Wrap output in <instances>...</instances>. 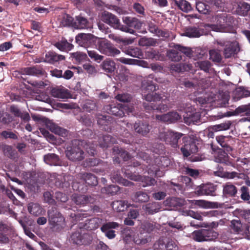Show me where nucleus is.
Segmentation results:
<instances>
[{
    "mask_svg": "<svg viewBox=\"0 0 250 250\" xmlns=\"http://www.w3.org/2000/svg\"><path fill=\"white\" fill-rule=\"evenodd\" d=\"M146 83L147 85L142 89V95L143 99L149 102L161 101L162 98L161 95L155 92L158 87L152 81H147ZM143 106L148 112L156 110V104L151 103H144Z\"/></svg>",
    "mask_w": 250,
    "mask_h": 250,
    "instance_id": "nucleus-1",
    "label": "nucleus"
},
{
    "mask_svg": "<svg viewBox=\"0 0 250 250\" xmlns=\"http://www.w3.org/2000/svg\"><path fill=\"white\" fill-rule=\"evenodd\" d=\"M47 217L53 231L59 232L62 229L65 225V219L57 207H52L47 210Z\"/></svg>",
    "mask_w": 250,
    "mask_h": 250,
    "instance_id": "nucleus-2",
    "label": "nucleus"
},
{
    "mask_svg": "<svg viewBox=\"0 0 250 250\" xmlns=\"http://www.w3.org/2000/svg\"><path fill=\"white\" fill-rule=\"evenodd\" d=\"M101 20L115 29L134 34L135 31L121 24L120 20L113 14L104 11L102 14Z\"/></svg>",
    "mask_w": 250,
    "mask_h": 250,
    "instance_id": "nucleus-3",
    "label": "nucleus"
},
{
    "mask_svg": "<svg viewBox=\"0 0 250 250\" xmlns=\"http://www.w3.org/2000/svg\"><path fill=\"white\" fill-rule=\"evenodd\" d=\"M66 157L73 162H79L84 158V152L78 145L77 140H73L65 150Z\"/></svg>",
    "mask_w": 250,
    "mask_h": 250,
    "instance_id": "nucleus-4",
    "label": "nucleus"
},
{
    "mask_svg": "<svg viewBox=\"0 0 250 250\" xmlns=\"http://www.w3.org/2000/svg\"><path fill=\"white\" fill-rule=\"evenodd\" d=\"M194 240L201 242L215 241L218 236V233L212 229H201L194 231L192 234Z\"/></svg>",
    "mask_w": 250,
    "mask_h": 250,
    "instance_id": "nucleus-5",
    "label": "nucleus"
},
{
    "mask_svg": "<svg viewBox=\"0 0 250 250\" xmlns=\"http://www.w3.org/2000/svg\"><path fill=\"white\" fill-rule=\"evenodd\" d=\"M70 241L77 245H87L91 243L92 237L90 234L80 229L72 233Z\"/></svg>",
    "mask_w": 250,
    "mask_h": 250,
    "instance_id": "nucleus-6",
    "label": "nucleus"
},
{
    "mask_svg": "<svg viewBox=\"0 0 250 250\" xmlns=\"http://www.w3.org/2000/svg\"><path fill=\"white\" fill-rule=\"evenodd\" d=\"M97 47L101 53L109 56H115L120 53V51L115 47L110 42L106 39L98 41Z\"/></svg>",
    "mask_w": 250,
    "mask_h": 250,
    "instance_id": "nucleus-7",
    "label": "nucleus"
},
{
    "mask_svg": "<svg viewBox=\"0 0 250 250\" xmlns=\"http://www.w3.org/2000/svg\"><path fill=\"white\" fill-rule=\"evenodd\" d=\"M184 135L182 133L168 131L162 133L161 137H163L164 140L167 144L170 145L174 148L178 147V142L181 138Z\"/></svg>",
    "mask_w": 250,
    "mask_h": 250,
    "instance_id": "nucleus-8",
    "label": "nucleus"
},
{
    "mask_svg": "<svg viewBox=\"0 0 250 250\" xmlns=\"http://www.w3.org/2000/svg\"><path fill=\"white\" fill-rule=\"evenodd\" d=\"M131 43H132L131 40H127L124 44H121L120 47L122 51L132 57L139 59L142 58L143 57V54L141 49L139 47L129 46V44Z\"/></svg>",
    "mask_w": 250,
    "mask_h": 250,
    "instance_id": "nucleus-9",
    "label": "nucleus"
},
{
    "mask_svg": "<svg viewBox=\"0 0 250 250\" xmlns=\"http://www.w3.org/2000/svg\"><path fill=\"white\" fill-rule=\"evenodd\" d=\"M217 187V185H215L213 183H208L198 187L195 189V192L199 196L207 195L214 196L216 195V190Z\"/></svg>",
    "mask_w": 250,
    "mask_h": 250,
    "instance_id": "nucleus-10",
    "label": "nucleus"
},
{
    "mask_svg": "<svg viewBox=\"0 0 250 250\" xmlns=\"http://www.w3.org/2000/svg\"><path fill=\"white\" fill-rule=\"evenodd\" d=\"M216 140L218 143L224 148L225 150L229 153L233 150L232 146L235 145V138L230 136H217Z\"/></svg>",
    "mask_w": 250,
    "mask_h": 250,
    "instance_id": "nucleus-11",
    "label": "nucleus"
},
{
    "mask_svg": "<svg viewBox=\"0 0 250 250\" xmlns=\"http://www.w3.org/2000/svg\"><path fill=\"white\" fill-rule=\"evenodd\" d=\"M121 225L117 222H108L104 223L101 227V231L104 232L106 237L109 239H114L116 234L113 229L118 228Z\"/></svg>",
    "mask_w": 250,
    "mask_h": 250,
    "instance_id": "nucleus-12",
    "label": "nucleus"
},
{
    "mask_svg": "<svg viewBox=\"0 0 250 250\" xmlns=\"http://www.w3.org/2000/svg\"><path fill=\"white\" fill-rule=\"evenodd\" d=\"M103 109L107 113L117 117H122L125 115L122 105L117 103L105 105L104 106Z\"/></svg>",
    "mask_w": 250,
    "mask_h": 250,
    "instance_id": "nucleus-13",
    "label": "nucleus"
},
{
    "mask_svg": "<svg viewBox=\"0 0 250 250\" xmlns=\"http://www.w3.org/2000/svg\"><path fill=\"white\" fill-rule=\"evenodd\" d=\"M95 37L91 34L80 33L76 37V42L81 46L88 47L94 42Z\"/></svg>",
    "mask_w": 250,
    "mask_h": 250,
    "instance_id": "nucleus-14",
    "label": "nucleus"
},
{
    "mask_svg": "<svg viewBox=\"0 0 250 250\" xmlns=\"http://www.w3.org/2000/svg\"><path fill=\"white\" fill-rule=\"evenodd\" d=\"M215 162L223 164L226 166H229L232 165V163L225 150L221 148H218L214 156Z\"/></svg>",
    "mask_w": 250,
    "mask_h": 250,
    "instance_id": "nucleus-15",
    "label": "nucleus"
},
{
    "mask_svg": "<svg viewBox=\"0 0 250 250\" xmlns=\"http://www.w3.org/2000/svg\"><path fill=\"white\" fill-rule=\"evenodd\" d=\"M21 72L23 74L37 77L42 76L45 71L41 65H34L30 67H24L21 69Z\"/></svg>",
    "mask_w": 250,
    "mask_h": 250,
    "instance_id": "nucleus-16",
    "label": "nucleus"
},
{
    "mask_svg": "<svg viewBox=\"0 0 250 250\" xmlns=\"http://www.w3.org/2000/svg\"><path fill=\"white\" fill-rule=\"evenodd\" d=\"M9 111L14 117L20 118L24 122H28L30 120L29 114L26 111H21L17 105H11Z\"/></svg>",
    "mask_w": 250,
    "mask_h": 250,
    "instance_id": "nucleus-17",
    "label": "nucleus"
},
{
    "mask_svg": "<svg viewBox=\"0 0 250 250\" xmlns=\"http://www.w3.org/2000/svg\"><path fill=\"white\" fill-rule=\"evenodd\" d=\"M72 201L76 205L84 206L89 203H93L94 199L90 195H81L77 193L72 194Z\"/></svg>",
    "mask_w": 250,
    "mask_h": 250,
    "instance_id": "nucleus-18",
    "label": "nucleus"
},
{
    "mask_svg": "<svg viewBox=\"0 0 250 250\" xmlns=\"http://www.w3.org/2000/svg\"><path fill=\"white\" fill-rule=\"evenodd\" d=\"M230 227L237 233L247 234L249 232L250 226L247 224H243L240 220H232Z\"/></svg>",
    "mask_w": 250,
    "mask_h": 250,
    "instance_id": "nucleus-19",
    "label": "nucleus"
},
{
    "mask_svg": "<svg viewBox=\"0 0 250 250\" xmlns=\"http://www.w3.org/2000/svg\"><path fill=\"white\" fill-rule=\"evenodd\" d=\"M162 205L160 202H151L143 206V209L146 214L153 215L161 210Z\"/></svg>",
    "mask_w": 250,
    "mask_h": 250,
    "instance_id": "nucleus-20",
    "label": "nucleus"
},
{
    "mask_svg": "<svg viewBox=\"0 0 250 250\" xmlns=\"http://www.w3.org/2000/svg\"><path fill=\"white\" fill-rule=\"evenodd\" d=\"M184 122L188 125L201 122V114L199 112H187L184 115Z\"/></svg>",
    "mask_w": 250,
    "mask_h": 250,
    "instance_id": "nucleus-21",
    "label": "nucleus"
},
{
    "mask_svg": "<svg viewBox=\"0 0 250 250\" xmlns=\"http://www.w3.org/2000/svg\"><path fill=\"white\" fill-rule=\"evenodd\" d=\"M65 59V57L63 55L58 54L53 51H49L46 53L45 59L43 62L53 64L56 62L64 60Z\"/></svg>",
    "mask_w": 250,
    "mask_h": 250,
    "instance_id": "nucleus-22",
    "label": "nucleus"
},
{
    "mask_svg": "<svg viewBox=\"0 0 250 250\" xmlns=\"http://www.w3.org/2000/svg\"><path fill=\"white\" fill-rule=\"evenodd\" d=\"M134 128L136 132L145 136L149 132L151 126L146 122L139 121L134 124Z\"/></svg>",
    "mask_w": 250,
    "mask_h": 250,
    "instance_id": "nucleus-23",
    "label": "nucleus"
},
{
    "mask_svg": "<svg viewBox=\"0 0 250 250\" xmlns=\"http://www.w3.org/2000/svg\"><path fill=\"white\" fill-rule=\"evenodd\" d=\"M238 192L237 188L230 183H227L223 185V193L226 196L236 198Z\"/></svg>",
    "mask_w": 250,
    "mask_h": 250,
    "instance_id": "nucleus-24",
    "label": "nucleus"
},
{
    "mask_svg": "<svg viewBox=\"0 0 250 250\" xmlns=\"http://www.w3.org/2000/svg\"><path fill=\"white\" fill-rule=\"evenodd\" d=\"M214 175L223 178L233 179L237 176L238 173L235 171L231 172L226 171L223 167L218 166L216 170L214 171Z\"/></svg>",
    "mask_w": 250,
    "mask_h": 250,
    "instance_id": "nucleus-25",
    "label": "nucleus"
},
{
    "mask_svg": "<svg viewBox=\"0 0 250 250\" xmlns=\"http://www.w3.org/2000/svg\"><path fill=\"white\" fill-rule=\"evenodd\" d=\"M1 149L5 157L13 160H15L18 158V154L12 146L3 145L1 146Z\"/></svg>",
    "mask_w": 250,
    "mask_h": 250,
    "instance_id": "nucleus-26",
    "label": "nucleus"
},
{
    "mask_svg": "<svg viewBox=\"0 0 250 250\" xmlns=\"http://www.w3.org/2000/svg\"><path fill=\"white\" fill-rule=\"evenodd\" d=\"M117 143V140L115 138L108 134L103 136L102 138L99 142V145L103 148H107L114 144Z\"/></svg>",
    "mask_w": 250,
    "mask_h": 250,
    "instance_id": "nucleus-27",
    "label": "nucleus"
},
{
    "mask_svg": "<svg viewBox=\"0 0 250 250\" xmlns=\"http://www.w3.org/2000/svg\"><path fill=\"white\" fill-rule=\"evenodd\" d=\"M89 22L86 18L81 15L76 16L75 18L73 27L76 29H85L88 28Z\"/></svg>",
    "mask_w": 250,
    "mask_h": 250,
    "instance_id": "nucleus-28",
    "label": "nucleus"
},
{
    "mask_svg": "<svg viewBox=\"0 0 250 250\" xmlns=\"http://www.w3.org/2000/svg\"><path fill=\"white\" fill-rule=\"evenodd\" d=\"M125 26L134 30L132 28L140 29L142 27V23L136 18L126 17L123 19Z\"/></svg>",
    "mask_w": 250,
    "mask_h": 250,
    "instance_id": "nucleus-29",
    "label": "nucleus"
},
{
    "mask_svg": "<svg viewBox=\"0 0 250 250\" xmlns=\"http://www.w3.org/2000/svg\"><path fill=\"white\" fill-rule=\"evenodd\" d=\"M192 65L190 63H179L171 64L170 65V70L176 72H182L185 71H189L192 69Z\"/></svg>",
    "mask_w": 250,
    "mask_h": 250,
    "instance_id": "nucleus-30",
    "label": "nucleus"
},
{
    "mask_svg": "<svg viewBox=\"0 0 250 250\" xmlns=\"http://www.w3.org/2000/svg\"><path fill=\"white\" fill-rule=\"evenodd\" d=\"M132 199L136 203H145L149 200V196L146 192L140 190L135 192L132 195Z\"/></svg>",
    "mask_w": 250,
    "mask_h": 250,
    "instance_id": "nucleus-31",
    "label": "nucleus"
},
{
    "mask_svg": "<svg viewBox=\"0 0 250 250\" xmlns=\"http://www.w3.org/2000/svg\"><path fill=\"white\" fill-rule=\"evenodd\" d=\"M54 45L59 50L65 52L71 50L74 47L73 45L68 42L65 38H62L61 41L55 42Z\"/></svg>",
    "mask_w": 250,
    "mask_h": 250,
    "instance_id": "nucleus-32",
    "label": "nucleus"
},
{
    "mask_svg": "<svg viewBox=\"0 0 250 250\" xmlns=\"http://www.w3.org/2000/svg\"><path fill=\"white\" fill-rule=\"evenodd\" d=\"M44 162L50 165L59 166L61 163L58 155L55 153H48L43 157Z\"/></svg>",
    "mask_w": 250,
    "mask_h": 250,
    "instance_id": "nucleus-33",
    "label": "nucleus"
},
{
    "mask_svg": "<svg viewBox=\"0 0 250 250\" xmlns=\"http://www.w3.org/2000/svg\"><path fill=\"white\" fill-rule=\"evenodd\" d=\"M203 34V31L202 29L194 26L188 27L184 33L186 36L189 38H198Z\"/></svg>",
    "mask_w": 250,
    "mask_h": 250,
    "instance_id": "nucleus-34",
    "label": "nucleus"
},
{
    "mask_svg": "<svg viewBox=\"0 0 250 250\" xmlns=\"http://www.w3.org/2000/svg\"><path fill=\"white\" fill-rule=\"evenodd\" d=\"M129 207L128 202L125 200H116L112 203L113 209L117 212L124 211Z\"/></svg>",
    "mask_w": 250,
    "mask_h": 250,
    "instance_id": "nucleus-35",
    "label": "nucleus"
},
{
    "mask_svg": "<svg viewBox=\"0 0 250 250\" xmlns=\"http://www.w3.org/2000/svg\"><path fill=\"white\" fill-rule=\"evenodd\" d=\"M193 203L195 205L205 208H218V203L211 202L204 200H194L193 201Z\"/></svg>",
    "mask_w": 250,
    "mask_h": 250,
    "instance_id": "nucleus-36",
    "label": "nucleus"
},
{
    "mask_svg": "<svg viewBox=\"0 0 250 250\" xmlns=\"http://www.w3.org/2000/svg\"><path fill=\"white\" fill-rule=\"evenodd\" d=\"M82 179L89 186H95L98 184L97 177L91 173L85 172L82 175Z\"/></svg>",
    "mask_w": 250,
    "mask_h": 250,
    "instance_id": "nucleus-37",
    "label": "nucleus"
},
{
    "mask_svg": "<svg viewBox=\"0 0 250 250\" xmlns=\"http://www.w3.org/2000/svg\"><path fill=\"white\" fill-rule=\"evenodd\" d=\"M238 197H236L237 199L239 197L245 202L250 201V189L248 187L246 186H243L240 187L239 192L237 194Z\"/></svg>",
    "mask_w": 250,
    "mask_h": 250,
    "instance_id": "nucleus-38",
    "label": "nucleus"
},
{
    "mask_svg": "<svg viewBox=\"0 0 250 250\" xmlns=\"http://www.w3.org/2000/svg\"><path fill=\"white\" fill-rule=\"evenodd\" d=\"M46 127L52 132L58 134L60 136H63L66 134V130L59 127L55 124L50 122L49 121L46 122Z\"/></svg>",
    "mask_w": 250,
    "mask_h": 250,
    "instance_id": "nucleus-39",
    "label": "nucleus"
},
{
    "mask_svg": "<svg viewBox=\"0 0 250 250\" xmlns=\"http://www.w3.org/2000/svg\"><path fill=\"white\" fill-rule=\"evenodd\" d=\"M175 5L181 10L188 13L192 10V7L189 2L186 0H173Z\"/></svg>",
    "mask_w": 250,
    "mask_h": 250,
    "instance_id": "nucleus-40",
    "label": "nucleus"
},
{
    "mask_svg": "<svg viewBox=\"0 0 250 250\" xmlns=\"http://www.w3.org/2000/svg\"><path fill=\"white\" fill-rule=\"evenodd\" d=\"M112 150L114 154L119 155L124 161H128L131 158V155L127 151L119 146H114Z\"/></svg>",
    "mask_w": 250,
    "mask_h": 250,
    "instance_id": "nucleus-41",
    "label": "nucleus"
},
{
    "mask_svg": "<svg viewBox=\"0 0 250 250\" xmlns=\"http://www.w3.org/2000/svg\"><path fill=\"white\" fill-rule=\"evenodd\" d=\"M101 66L102 69L106 73H111L113 72L116 69L114 62L110 59H106V60H104L102 63Z\"/></svg>",
    "mask_w": 250,
    "mask_h": 250,
    "instance_id": "nucleus-42",
    "label": "nucleus"
},
{
    "mask_svg": "<svg viewBox=\"0 0 250 250\" xmlns=\"http://www.w3.org/2000/svg\"><path fill=\"white\" fill-rule=\"evenodd\" d=\"M27 208L29 212L35 216L40 215L42 212V208L37 203H30L28 205Z\"/></svg>",
    "mask_w": 250,
    "mask_h": 250,
    "instance_id": "nucleus-43",
    "label": "nucleus"
},
{
    "mask_svg": "<svg viewBox=\"0 0 250 250\" xmlns=\"http://www.w3.org/2000/svg\"><path fill=\"white\" fill-rule=\"evenodd\" d=\"M99 219L98 218H92L87 219L85 221L84 227L88 230H93L97 229L99 226Z\"/></svg>",
    "mask_w": 250,
    "mask_h": 250,
    "instance_id": "nucleus-44",
    "label": "nucleus"
},
{
    "mask_svg": "<svg viewBox=\"0 0 250 250\" xmlns=\"http://www.w3.org/2000/svg\"><path fill=\"white\" fill-rule=\"evenodd\" d=\"M169 206L176 209L182 207L185 204V200L181 198L171 197L167 200Z\"/></svg>",
    "mask_w": 250,
    "mask_h": 250,
    "instance_id": "nucleus-45",
    "label": "nucleus"
},
{
    "mask_svg": "<svg viewBox=\"0 0 250 250\" xmlns=\"http://www.w3.org/2000/svg\"><path fill=\"white\" fill-rule=\"evenodd\" d=\"M137 181H140L142 182V186L143 187L154 186L156 184V181L153 178L149 176H142L138 175Z\"/></svg>",
    "mask_w": 250,
    "mask_h": 250,
    "instance_id": "nucleus-46",
    "label": "nucleus"
},
{
    "mask_svg": "<svg viewBox=\"0 0 250 250\" xmlns=\"http://www.w3.org/2000/svg\"><path fill=\"white\" fill-rule=\"evenodd\" d=\"M178 51L174 48L169 49L167 51V56L172 62H179L182 59V56Z\"/></svg>",
    "mask_w": 250,
    "mask_h": 250,
    "instance_id": "nucleus-47",
    "label": "nucleus"
},
{
    "mask_svg": "<svg viewBox=\"0 0 250 250\" xmlns=\"http://www.w3.org/2000/svg\"><path fill=\"white\" fill-rule=\"evenodd\" d=\"M250 10V4L245 2H240L238 5L237 11L239 15L246 16Z\"/></svg>",
    "mask_w": 250,
    "mask_h": 250,
    "instance_id": "nucleus-48",
    "label": "nucleus"
},
{
    "mask_svg": "<svg viewBox=\"0 0 250 250\" xmlns=\"http://www.w3.org/2000/svg\"><path fill=\"white\" fill-rule=\"evenodd\" d=\"M72 187L74 190L78 191L83 193L87 191L88 188L84 181L82 183L74 182L72 183Z\"/></svg>",
    "mask_w": 250,
    "mask_h": 250,
    "instance_id": "nucleus-49",
    "label": "nucleus"
},
{
    "mask_svg": "<svg viewBox=\"0 0 250 250\" xmlns=\"http://www.w3.org/2000/svg\"><path fill=\"white\" fill-rule=\"evenodd\" d=\"M120 188L117 185H112L102 189V192L110 195L117 194L120 191Z\"/></svg>",
    "mask_w": 250,
    "mask_h": 250,
    "instance_id": "nucleus-50",
    "label": "nucleus"
},
{
    "mask_svg": "<svg viewBox=\"0 0 250 250\" xmlns=\"http://www.w3.org/2000/svg\"><path fill=\"white\" fill-rule=\"evenodd\" d=\"M110 118L109 116L99 115L97 117V123L101 126H103V129L108 130V128H106L105 126H107L110 123Z\"/></svg>",
    "mask_w": 250,
    "mask_h": 250,
    "instance_id": "nucleus-51",
    "label": "nucleus"
},
{
    "mask_svg": "<svg viewBox=\"0 0 250 250\" xmlns=\"http://www.w3.org/2000/svg\"><path fill=\"white\" fill-rule=\"evenodd\" d=\"M157 43L156 39L151 38L143 37L139 41V45L142 46H154Z\"/></svg>",
    "mask_w": 250,
    "mask_h": 250,
    "instance_id": "nucleus-52",
    "label": "nucleus"
},
{
    "mask_svg": "<svg viewBox=\"0 0 250 250\" xmlns=\"http://www.w3.org/2000/svg\"><path fill=\"white\" fill-rule=\"evenodd\" d=\"M195 66L199 67L200 70L208 73L212 66V64L209 61L207 60L199 61L196 62Z\"/></svg>",
    "mask_w": 250,
    "mask_h": 250,
    "instance_id": "nucleus-53",
    "label": "nucleus"
},
{
    "mask_svg": "<svg viewBox=\"0 0 250 250\" xmlns=\"http://www.w3.org/2000/svg\"><path fill=\"white\" fill-rule=\"evenodd\" d=\"M214 20L217 26L224 27L225 26L227 21V14H218L215 17Z\"/></svg>",
    "mask_w": 250,
    "mask_h": 250,
    "instance_id": "nucleus-54",
    "label": "nucleus"
},
{
    "mask_svg": "<svg viewBox=\"0 0 250 250\" xmlns=\"http://www.w3.org/2000/svg\"><path fill=\"white\" fill-rule=\"evenodd\" d=\"M173 47L188 57H191L192 56L193 52L189 47H185L178 44H174Z\"/></svg>",
    "mask_w": 250,
    "mask_h": 250,
    "instance_id": "nucleus-55",
    "label": "nucleus"
},
{
    "mask_svg": "<svg viewBox=\"0 0 250 250\" xmlns=\"http://www.w3.org/2000/svg\"><path fill=\"white\" fill-rule=\"evenodd\" d=\"M146 56L147 59L155 60H160L161 57L160 52L153 48L146 51Z\"/></svg>",
    "mask_w": 250,
    "mask_h": 250,
    "instance_id": "nucleus-56",
    "label": "nucleus"
},
{
    "mask_svg": "<svg viewBox=\"0 0 250 250\" xmlns=\"http://www.w3.org/2000/svg\"><path fill=\"white\" fill-rule=\"evenodd\" d=\"M75 19L68 14H66L62 20L61 25L62 26H72L73 27Z\"/></svg>",
    "mask_w": 250,
    "mask_h": 250,
    "instance_id": "nucleus-57",
    "label": "nucleus"
},
{
    "mask_svg": "<svg viewBox=\"0 0 250 250\" xmlns=\"http://www.w3.org/2000/svg\"><path fill=\"white\" fill-rule=\"evenodd\" d=\"M165 160V157H159L155 160L156 163L158 162L157 167L154 168V172L156 176L161 177L163 175V172L160 170V167H165V165L162 164V160Z\"/></svg>",
    "mask_w": 250,
    "mask_h": 250,
    "instance_id": "nucleus-58",
    "label": "nucleus"
},
{
    "mask_svg": "<svg viewBox=\"0 0 250 250\" xmlns=\"http://www.w3.org/2000/svg\"><path fill=\"white\" fill-rule=\"evenodd\" d=\"M236 48L232 44L226 45L224 50V55L226 58H229L233 56L236 52Z\"/></svg>",
    "mask_w": 250,
    "mask_h": 250,
    "instance_id": "nucleus-59",
    "label": "nucleus"
},
{
    "mask_svg": "<svg viewBox=\"0 0 250 250\" xmlns=\"http://www.w3.org/2000/svg\"><path fill=\"white\" fill-rule=\"evenodd\" d=\"M209 6L203 2L196 3V8L201 14H209L210 12Z\"/></svg>",
    "mask_w": 250,
    "mask_h": 250,
    "instance_id": "nucleus-60",
    "label": "nucleus"
},
{
    "mask_svg": "<svg viewBox=\"0 0 250 250\" xmlns=\"http://www.w3.org/2000/svg\"><path fill=\"white\" fill-rule=\"evenodd\" d=\"M131 166H126L122 168L123 171L124 172L125 176L131 180L137 181L139 175H135L132 171H130Z\"/></svg>",
    "mask_w": 250,
    "mask_h": 250,
    "instance_id": "nucleus-61",
    "label": "nucleus"
},
{
    "mask_svg": "<svg viewBox=\"0 0 250 250\" xmlns=\"http://www.w3.org/2000/svg\"><path fill=\"white\" fill-rule=\"evenodd\" d=\"M182 173L194 178H197L199 175V172L198 169H192L188 167H185L183 169Z\"/></svg>",
    "mask_w": 250,
    "mask_h": 250,
    "instance_id": "nucleus-62",
    "label": "nucleus"
},
{
    "mask_svg": "<svg viewBox=\"0 0 250 250\" xmlns=\"http://www.w3.org/2000/svg\"><path fill=\"white\" fill-rule=\"evenodd\" d=\"M236 96L239 99L250 96V91L244 87H239L236 90Z\"/></svg>",
    "mask_w": 250,
    "mask_h": 250,
    "instance_id": "nucleus-63",
    "label": "nucleus"
},
{
    "mask_svg": "<svg viewBox=\"0 0 250 250\" xmlns=\"http://www.w3.org/2000/svg\"><path fill=\"white\" fill-rule=\"evenodd\" d=\"M209 59L213 62H220L222 60V57L219 52L217 51L212 49L209 51Z\"/></svg>",
    "mask_w": 250,
    "mask_h": 250,
    "instance_id": "nucleus-64",
    "label": "nucleus"
}]
</instances>
